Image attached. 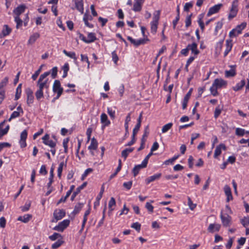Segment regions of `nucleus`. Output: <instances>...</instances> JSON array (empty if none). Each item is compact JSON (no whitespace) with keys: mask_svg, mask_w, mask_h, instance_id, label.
<instances>
[{"mask_svg":"<svg viewBox=\"0 0 249 249\" xmlns=\"http://www.w3.org/2000/svg\"><path fill=\"white\" fill-rule=\"evenodd\" d=\"M57 73V68L56 67H53L51 71L44 72L40 75L37 82V87L38 89L35 93V96L36 99L39 101L40 99L43 98V91L48 93V91L49 88V86L48 84V79H45L50 73L53 78H56Z\"/></svg>","mask_w":249,"mask_h":249,"instance_id":"1","label":"nucleus"},{"mask_svg":"<svg viewBox=\"0 0 249 249\" xmlns=\"http://www.w3.org/2000/svg\"><path fill=\"white\" fill-rule=\"evenodd\" d=\"M160 11L158 10L154 13L153 21L151 22V32L155 34L157 32L159 20L160 19Z\"/></svg>","mask_w":249,"mask_h":249,"instance_id":"2","label":"nucleus"},{"mask_svg":"<svg viewBox=\"0 0 249 249\" xmlns=\"http://www.w3.org/2000/svg\"><path fill=\"white\" fill-rule=\"evenodd\" d=\"M247 23L243 22L240 25H238L236 28L232 30L229 34L230 37H233L237 36L241 33L242 30H243L246 26Z\"/></svg>","mask_w":249,"mask_h":249,"instance_id":"3","label":"nucleus"},{"mask_svg":"<svg viewBox=\"0 0 249 249\" xmlns=\"http://www.w3.org/2000/svg\"><path fill=\"white\" fill-rule=\"evenodd\" d=\"M53 90L54 92L57 93L56 99L59 98L63 91V89L61 87L60 82L59 80H55L54 81L53 86Z\"/></svg>","mask_w":249,"mask_h":249,"instance_id":"4","label":"nucleus"},{"mask_svg":"<svg viewBox=\"0 0 249 249\" xmlns=\"http://www.w3.org/2000/svg\"><path fill=\"white\" fill-rule=\"evenodd\" d=\"M54 219L52 220V222H56L58 220L61 219L65 215V212L62 209L56 210L53 213Z\"/></svg>","mask_w":249,"mask_h":249,"instance_id":"5","label":"nucleus"},{"mask_svg":"<svg viewBox=\"0 0 249 249\" xmlns=\"http://www.w3.org/2000/svg\"><path fill=\"white\" fill-rule=\"evenodd\" d=\"M238 0H234L232 3V6L230 11V13L229 15V19H231L235 17L237 13V6H238Z\"/></svg>","mask_w":249,"mask_h":249,"instance_id":"6","label":"nucleus"},{"mask_svg":"<svg viewBox=\"0 0 249 249\" xmlns=\"http://www.w3.org/2000/svg\"><path fill=\"white\" fill-rule=\"evenodd\" d=\"M69 224L70 221L69 220H64L60 222L57 226L54 227L53 230L59 231H63L68 226Z\"/></svg>","mask_w":249,"mask_h":249,"instance_id":"7","label":"nucleus"},{"mask_svg":"<svg viewBox=\"0 0 249 249\" xmlns=\"http://www.w3.org/2000/svg\"><path fill=\"white\" fill-rule=\"evenodd\" d=\"M220 218L222 220V224L225 227H229L231 224V217L228 214H223L222 213L220 215Z\"/></svg>","mask_w":249,"mask_h":249,"instance_id":"8","label":"nucleus"},{"mask_svg":"<svg viewBox=\"0 0 249 249\" xmlns=\"http://www.w3.org/2000/svg\"><path fill=\"white\" fill-rule=\"evenodd\" d=\"M74 3L75 8L81 14L84 13V1L83 0H72Z\"/></svg>","mask_w":249,"mask_h":249,"instance_id":"9","label":"nucleus"},{"mask_svg":"<svg viewBox=\"0 0 249 249\" xmlns=\"http://www.w3.org/2000/svg\"><path fill=\"white\" fill-rule=\"evenodd\" d=\"M26 93L27 95V104L28 106H30V104H32L34 101L33 92L31 89L28 88L26 90Z\"/></svg>","mask_w":249,"mask_h":249,"instance_id":"10","label":"nucleus"},{"mask_svg":"<svg viewBox=\"0 0 249 249\" xmlns=\"http://www.w3.org/2000/svg\"><path fill=\"white\" fill-rule=\"evenodd\" d=\"M222 6V4H218L211 7L209 9V11L207 14V16L209 17L213 14L217 13L219 11Z\"/></svg>","mask_w":249,"mask_h":249,"instance_id":"11","label":"nucleus"},{"mask_svg":"<svg viewBox=\"0 0 249 249\" xmlns=\"http://www.w3.org/2000/svg\"><path fill=\"white\" fill-rule=\"evenodd\" d=\"M27 137V131L26 130L23 131L20 134V144L21 147H25L26 146V140Z\"/></svg>","mask_w":249,"mask_h":249,"instance_id":"12","label":"nucleus"},{"mask_svg":"<svg viewBox=\"0 0 249 249\" xmlns=\"http://www.w3.org/2000/svg\"><path fill=\"white\" fill-rule=\"evenodd\" d=\"M26 8V6L24 4L20 5L17 7L16 9L13 11V13L15 14V17H19L20 15H21L22 13H23Z\"/></svg>","mask_w":249,"mask_h":249,"instance_id":"13","label":"nucleus"},{"mask_svg":"<svg viewBox=\"0 0 249 249\" xmlns=\"http://www.w3.org/2000/svg\"><path fill=\"white\" fill-rule=\"evenodd\" d=\"M221 228V225L219 224H211L208 228V231L211 233L215 231H218Z\"/></svg>","mask_w":249,"mask_h":249,"instance_id":"14","label":"nucleus"},{"mask_svg":"<svg viewBox=\"0 0 249 249\" xmlns=\"http://www.w3.org/2000/svg\"><path fill=\"white\" fill-rule=\"evenodd\" d=\"M12 29L7 25H4L3 28L0 34V38H2L10 34Z\"/></svg>","mask_w":249,"mask_h":249,"instance_id":"15","label":"nucleus"},{"mask_svg":"<svg viewBox=\"0 0 249 249\" xmlns=\"http://www.w3.org/2000/svg\"><path fill=\"white\" fill-rule=\"evenodd\" d=\"M146 166L147 165L142 162L141 164L136 165L132 170L134 176H136L139 174L140 170L142 168H145Z\"/></svg>","mask_w":249,"mask_h":249,"instance_id":"16","label":"nucleus"},{"mask_svg":"<svg viewBox=\"0 0 249 249\" xmlns=\"http://www.w3.org/2000/svg\"><path fill=\"white\" fill-rule=\"evenodd\" d=\"M221 149H223L224 150H226V147L224 144L221 143L219 144L218 146H216L214 153V158H216L221 154Z\"/></svg>","mask_w":249,"mask_h":249,"instance_id":"17","label":"nucleus"},{"mask_svg":"<svg viewBox=\"0 0 249 249\" xmlns=\"http://www.w3.org/2000/svg\"><path fill=\"white\" fill-rule=\"evenodd\" d=\"M213 84H214L218 89L225 86L227 84V82L221 79H216L214 80Z\"/></svg>","mask_w":249,"mask_h":249,"instance_id":"18","label":"nucleus"},{"mask_svg":"<svg viewBox=\"0 0 249 249\" xmlns=\"http://www.w3.org/2000/svg\"><path fill=\"white\" fill-rule=\"evenodd\" d=\"M161 176L160 173L155 174L153 176L149 177L145 179V182L146 184H149L151 182L154 181L155 180L159 179Z\"/></svg>","mask_w":249,"mask_h":249,"instance_id":"19","label":"nucleus"},{"mask_svg":"<svg viewBox=\"0 0 249 249\" xmlns=\"http://www.w3.org/2000/svg\"><path fill=\"white\" fill-rule=\"evenodd\" d=\"M87 182H85L81 186L78 187L76 189V191L75 192H74L72 194L71 197V199L73 200L74 198V197L76 196V195L80 193L81 190H82L83 189H84L87 186Z\"/></svg>","mask_w":249,"mask_h":249,"instance_id":"20","label":"nucleus"},{"mask_svg":"<svg viewBox=\"0 0 249 249\" xmlns=\"http://www.w3.org/2000/svg\"><path fill=\"white\" fill-rule=\"evenodd\" d=\"M32 215L30 214H26L23 216H19L18 218V221H21L23 223H27L32 218Z\"/></svg>","mask_w":249,"mask_h":249,"instance_id":"21","label":"nucleus"},{"mask_svg":"<svg viewBox=\"0 0 249 249\" xmlns=\"http://www.w3.org/2000/svg\"><path fill=\"white\" fill-rule=\"evenodd\" d=\"M231 70L230 71H225V75L226 77H232L234 76L235 74V65L231 66Z\"/></svg>","mask_w":249,"mask_h":249,"instance_id":"22","label":"nucleus"},{"mask_svg":"<svg viewBox=\"0 0 249 249\" xmlns=\"http://www.w3.org/2000/svg\"><path fill=\"white\" fill-rule=\"evenodd\" d=\"M98 146V142L97 140L93 138L91 139V143L90 145L88 147V149L89 150H96Z\"/></svg>","mask_w":249,"mask_h":249,"instance_id":"23","label":"nucleus"},{"mask_svg":"<svg viewBox=\"0 0 249 249\" xmlns=\"http://www.w3.org/2000/svg\"><path fill=\"white\" fill-rule=\"evenodd\" d=\"M187 46L189 50H191L195 55H197L199 53V51L197 49L196 43H193L192 44H189Z\"/></svg>","mask_w":249,"mask_h":249,"instance_id":"24","label":"nucleus"},{"mask_svg":"<svg viewBox=\"0 0 249 249\" xmlns=\"http://www.w3.org/2000/svg\"><path fill=\"white\" fill-rule=\"evenodd\" d=\"M101 122L104 124V126L108 125L110 122L108 120L107 116L105 113H102L101 115Z\"/></svg>","mask_w":249,"mask_h":249,"instance_id":"25","label":"nucleus"},{"mask_svg":"<svg viewBox=\"0 0 249 249\" xmlns=\"http://www.w3.org/2000/svg\"><path fill=\"white\" fill-rule=\"evenodd\" d=\"M39 34L37 33H34L33 35H32L29 38V39L28 40V44H33L35 43V42L36 41V40L39 37Z\"/></svg>","mask_w":249,"mask_h":249,"instance_id":"26","label":"nucleus"},{"mask_svg":"<svg viewBox=\"0 0 249 249\" xmlns=\"http://www.w3.org/2000/svg\"><path fill=\"white\" fill-rule=\"evenodd\" d=\"M245 84H246L245 80H241V81L240 83L237 84L235 86L233 87L232 88V89L234 91H238V90H241L243 88V87H244Z\"/></svg>","mask_w":249,"mask_h":249,"instance_id":"27","label":"nucleus"},{"mask_svg":"<svg viewBox=\"0 0 249 249\" xmlns=\"http://www.w3.org/2000/svg\"><path fill=\"white\" fill-rule=\"evenodd\" d=\"M67 161V160H66L65 163H64V162H60V163L59 165V167L57 169V172H58V177L59 178H61L63 167L64 166L66 167Z\"/></svg>","mask_w":249,"mask_h":249,"instance_id":"28","label":"nucleus"},{"mask_svg":"<svg viewBox=\"0 0 249 249\" xmlns=\"http://www.w3.org/2000/svg\"><path fill=\"white\" fill-rule=\"evenodd\" d=\"M134 150V148H126L122 151V157L124 158V159L126 158L128 155L132 152Z\"/></svg>","mask_w":249,"mask_h":249,"instance_id":"29","label":"nucleus"},{"mask_svg":"<svg viewBox=\"0 0 249 249\" xmlns=\"http://www.w3.org/2000/svg\"><path fill=\"white\" fill-rule=\"evenodd\" d=\"M83 207V204L82 203H78L76 204L74 207L73 211L72 212L71 214H73V216H74L75 214L78 213L81 210Z\"/></svg>","mask_w":249,"mask_h":249,"instance_id":"30","label":"nucleus"},{"mask_svg":"<svg viewBox=\"0 0 249 249\" xmlns=\"http://www.w3.org/2000/svg\"><path fill=\"white\" fill-rule=\"evenodd\" d=\"M96 39L95 34L90 33L88 35V39H87V43H89L94 41Z\"/></svg>","mask_w":249,"mask_h":249,"instance_id":"31","label":"nucleus"},{"mask_svg":"<svg viewBox=\"0 0 249 249\" xmlns=\"http://www.w3.org/2000/svg\"><path fill=\"white\" fill-rule=\"evenodd\" d=\"M173 126V123H169L165 125H163L161 129V132L162 133L167 132L170 130Z\"/></svg>","mask_w":249,"mask_h":249,"instance_id":"32","label":"nucleus"},{"mask_svg":"<svg viewBox=\"0 0 249 249\" xmlns=\"http://www.w3.org/2000/svg\"><path fill=\"white\" fill-rule=\"evenodd\" d=\"M89 213H90V209H89L88 210H87L85 212V213L84 214L83 221L82 225V228L80 230L81 231H83V230L85 227V224L87 221V216L89 214Z\"/></svg>","mask_w":249,"mask_h":249,"instance_id":"33","label":"nucleus"},{"mask_svg":"<svg viewBox=\"0 0 249 249\" xmlns=\"http://www.w3.org/2000/svg\"><path fill=\"white\" fill-rule=\"evenodd\" d=\"M140 2H135L133 5V10L135 12L140 11L142 9V4Z\"/></svg>","mask_w":249,"mask_h":249,"instance_id":"34","label":"nucleus"},{"mask_svg":"<svg viewBox=\"0 0 249 249\" xmlns=\"http://www.w3.org/2000/svg\"><path fill=\"white\" fill-rule=\"evenodd\" d=\"M15 21L16 22V28L19 29L22 25L23 20L18 17H15Z\"/></svg>","mask_w":249,"mask_h":249,"instance_id":"35","label":"nucleus"},{"mask_svg":"<svg viewBox=\"0 0 249 249\" xmlns=\"http://www.w3.org/2000/svg\"><path fill=\"white\" fill-rule=\"evenodd\" d=\"M63 53L65 54L67 56L74 59V60H76L77 58L76 57V55L75 53L74 52H68L66 51L65 50H64L63 51Z\"/></svg>","mask_w":249,"mask_h":249,"instance_id":"36","label":"nucleus"},{"mask_svg":"<svg viewBox=\"0 0 249 249\" xmlns=\"http://www.w3.org/2000/svg\"><path fill=\"white\" fill-rule=\"evenodd\" d=\"M116 205V201L114 197H111L109 203H108V208L109 209L110 211H112L113 210V209L112 208V206H114Z\"/></svg>","mask_w":249,"mask_h":249,"instance_id":"37","label":"nucleus"},{"mask_svg":"<svg viewBox=\"0 0 249 249\" xmlns=\"http://www.w3.org/2000/svg\"><path fill=\"white\" fill-rule=\"evenodd\" d=\"M8 82V77H5L0 83V89H4L3 88L6 86Z\"/></svg>","mask_w":249,"mask_h":249,"instance_id":"38","label":"nucleus"},{"mask_svg":"<svg viewBox=\"0 0 249 249\" xmlns=\"http://www.w3.org/2000/svg\"><path fill=\"white\" fill-rule=\"evenodd\" d=\"M44 66V65H41L39 69L38 70H37L35 73L32 75V79L34 80H36L37 78V77H38V76L39 75V73H40L41 71V70H42V67Z\"/></svg>","mask_w":249,"mask_h":249,"instance_id":"39","label":"nucleus"},{"mask_svg":"<svg viewBox=\"0 0 249 249\" xmlns=\"http://www.w3.org/2000/svg\"><path fill=\"white\" fill-rule=\"evenodd\" d=\"M21 84H20L19 85H18V87L17 88V92H16V94L15 95V100H18L20 97V95L21 92Z\"/></svg>","mask_w":249,"mask_h":249,"instance_id":"40","label":"nucleus"},{"mask_svg":"<svg viewBox=\"0 0 249 249\" xmlns=\"http://www.w3.org/2000/svg\"><path fill=\"white\" fill-rule=\"evenodd\" d=\"M188 205L191 210H194L196 206V204L193 203L190 197H188Z\"/></svg>","mask_w":249,"mask_h":249,"instance_id":"41","label":"nucleus"},{"mask_svg":"<svg viewBox=\"0 0 249 249\" xmlns=\"http://www.w3.org/2000/svg\"><path fill=\"white\" fill-rule=\"evenodd\" d=\"M63 243V241L58 240L52 245V248L53 249H56L59 248Z\"/></svg>","mask_w":249,"mask_h":249,"instance_id":"42","label":"nucleus"},{"mask_svg":"<svg viewBox=\"0 0 249 249\" xmlns=\"http://www.w3.org/2000/svg\"><path fill=\"white\" fill-rule=\"evenodd\" d=\"M245 133V131L244 129L240 128H237L235 130V134L236 135L240 136H243Z\"/></svg>","mask_w":249,"mask_h":249,"instance_id":"43","label":"nucleus"},{"mask_svg":"<svg viewBox=\"0 0 249 249\" xmlns=\"http://www.w3.org/2000/svg\"><path fill=\"white\" fill-rule=\"evenodd\" d=\"M217 89V88L214 84H213V86L210 88V91L212 94L213 96H216L218 94Z\"/></svg>","mask_w":249,"mask_h":249,"instance_id":"44","label":"nucleus"},{"mask_svg":"<svg viewBox=\"0 0 249 249\" xmlns=\"http://www.w3.org/2000/svg\"><path fill=\"white\" fill-rule=\"evenodd\" d=\"M223 26V22L220 21H218L216 23V27L215 28V34L216 35L219 30H220Z\"/></svg>","mask_w":249,"mask_h":249,"instance_id":"45","label":"nucleus"},{"mask_svg":"<svg viewBox=\"0 0 249 249\" xmlns=\"http://www.w3.org/2000/svg\"><path fill=\"white\" fill-rule=\"evenodd\" d=\"M31 206V202L26 203L24 206L20 207L21 210L22 212H26L29 210Z\"/></svg>","mask_w":249,"mask_h":249,"instance_id":"46","label":"nucleus"},{"mask_svg":"<svg viewBox=\"0 0 249 249\" xmlns=\"http://www.w3.org/2000/svg\"><path fill=\"white\" fill-rule=\"evenodd\" d=\"M69 138H66L63 140V145L64 148V152L65 153H67L68 152V143L69 142Z\"/></svg>","mask_w":249,"mask_h":249,"instance_id":"47","label":"nucleus"},{"mask_svg":"<svg viewBox=\"0 0 249 249\" xmlns=\"http://www.w3.org/2000/svg\"><path fill=\"white\" fill-rule=\"evenodd\" d=\"M60 237H61V234H60L59 233L55 232L52 235L50 236L49 238L52 241H54Z\"/></svg>","mask_w":249,"mask_h":249,"instance_id":"48","label":"nucleus"},{"mask_svg":"<svg viewBox=\"0 0 249 249\" xmlns=\"http://www.w3.org/2000/svg\"><path fill=\"white\" fill-rule=\"evenodd\" d=\"M241 223L244 227H247L249 224V217H245L241 220Z\"/></svg>","mask_w":249,"mask_h":249,"instance_id":"49","label":"nucleus"},{"mask_svg":"<svg viewBox=\"0 0 249 249\" xmlns=\"http://www.w3.org/2000/svg\"><path fill=\"white\" fill-rule=\"evenodd\" d=\"M93 171L92 169L91 168H88L84 172V173L82 175L81 177V180H83L85 179V178L87 176V175L92 172Z\"/></svg>","mask_w":249,"mask_h":249,"instance_id":"50","label":"nucleus"},{"mask_svg":"<svg viewBox=\"0 0 249 249\" xmlns=\"http://www.w3.org/2000/svg\"><path fill=\"white\" fill-rule=\"evenodd\" d=\"M192 14H191L190 15L187 16L186 18L185 26L186 27H188L191 24V17H192Z\"/></svg>","mask_w":249,"mask_h":249,"instance_id":"51","label":"nucleus"},{"mask_svg":"<svg viewBox=\"0 0 249 249\" xmlns=\"http://www.w3.org/2000/svg\"><path fill=\"white\" fill-rule=\"evenodd\" d=\"M5 97V91L4 89H0V105L2 103Z\"/></svg>","mask_w":249,"mask_h":249,"instance_id":"52","label":"nucleus"},{"mask_svg":"<svg viewBox=\"0 0 249 249\" xmlns=\"http://www.w3.org/2000/svg\"><path fill=\"white\" fill-rule=\"evenodd\" d=\"M141 125V124H139L138 123L137 124L135 128L133 129L132 136L135 137L136 135L137 134V133H138V132L139 131V130L140 129Z\"/></svg>","mask_w":249,"mask_h":249,"instance_id":"53","label":"nucleus"},{"mask_svg":"<svg viewBox=\"0 0 249 249\" xmlns=\"http://www.w3.org/2000/svg\"><path fill=\"white\" fill-rule=\"evenodd\" d=\"M19 116H20V113L17 111H15L11 114L10 118L8 119V121H10L12 119L15 118H17V117H19Z\"/></svg>","mask_w":249,"mask_h":249,"instance_id":"54","label":"nucleus"},{"mask_svg":"<svg viewBox=\"0 0 249 249\" xmlns=\"http://www.w3.org/2000/svg\"><path fill=\"white\" fill-rule=\"evenodd\" d=\"M222 109L219 107V106L217 107L214 111V116L215 118H217L221 112Z\"/></svg>","mask_w":249,"mask_h":249,"instance_id":"55","label":"nucleus"},{"mask_svg":"<svg viewBox=\"0 0 249 249\" xmlns=\"http://www.w3.org/2000/svg\"><path fill=\"white\" fill-rule=\"evenodd\" d=\"M224 190L226 195H230V194H231V189L230 187L227 185L224 186Z\"/></svg>","mask_w":249,"mask_h":249,"instance_id":"56","label":"nucleus"},{"mask_svg":"<svg viewBox=\"0 0 249 249\" xmlns=\"http://www.w3.org/2000/svg\"><path fill=\"white\" fill-rule=\"evenodd\" d=\"M131 227L132 228L135 229L137 231H140L141 229V224H139L138 222H135L132 224Z\"/></svg>","mask_w":249,"mask_h":249,"instance_id":"57","label":"nucleus"},{"mask_svg":"<svg viewBox=\"0 0 249 249\" xmlns=\"http://www.w3.org/2000/svg\"><path fill=\"white\" fill-rule=\"evenodd\" d=\"M44 144L46 145H48L51 147L53 148L56 145L55 142L51 140H49L48 141L45 142Z\"/></svg>","mask_w":249,"mask_h":249,"instance_id":"58","label":"nucleus"},{"mask_svg":"<svg viewBox=\"0 0 249 249\" xmlns=\"http://www.w3.org/2000/svg\"><path fill=\"white\" fill-rule=\"evenodd\" d=\"M148 40L147 39L146 40H145L144 39H141L139 40H136V43H135L134 45L136 46H138L141 44H144L146 42V41Z\"/></svg>","mask_w":249,"mask_h":249,"instance_id":"59","label":"nucleus"},{"mask_svg":"<svg viewBox=\"0 0 249 249\" xmlns=\"http://www.w3.org/2000/svg\"><path fill=\"white\" fill-rule=\"evenodd\" d=\"M6 225V219L4 217L0 218V227L2 228H4Z\"/></svg>","mask_w":249,"mask_h":249,"instance_id":"60","label":"nucleus"},{"mask_svg":"<svg viewBox=\"0 0 249 249\" xmlns=\"http://www.w3.org/2000/svg\"><path fill=\"white\" fill-rule=\"evenodd\" d=\"M198 23L199 24V25L200 27L201 30L202 31H204V24L202 21V17L199 18L198 20Z\"/></svg>","mask_w":249,"mask_h":249,"instance_id":"61","label":"nucleus"},{"mask_svg":"<svg viewBox=\"0 0 249 249\" xmlns=\"http://www.w3.org/2000/svg\"><path fill=\"white\" fill-rule=\"evenodd\" d=\"M145 207L149 212L152 213L153 212L154 207L149 202L146 203Z\"/></svg>","mask_w":249,"mask_h":249,"instance_id":"62","label":"nucleus"},{"mask_svg":"<svg viewBox=\"0 0 249 249\" xmlns=\"http://www.w3.org/2000/svg\"><path fill=\"white\" fill-rule=\"evenodd\" d=\"M193 7V4L191 2L186 3L184 6V10L188 11L189 9Z\"/></svg>","mask_w":249,"mask_h":249,"instance_id":"63","label":"nucleus"},{"mask_svg":"<svg viewBox=\"0 0 249 249\" xmlns=\"http://www.w3.org/2000/svg\"><path fill=\"white\" fill-rule=\"evenodd\" d=\"M39 173L41 174H43V175H46L47 174V171L46 169V166L44 165H43L41 166V168H40V171H39Z\"/></svg>","mask_w":249,"mask_h":249,"instance_id":"64","label":"nucleus"}]
</instances>
